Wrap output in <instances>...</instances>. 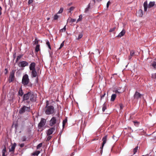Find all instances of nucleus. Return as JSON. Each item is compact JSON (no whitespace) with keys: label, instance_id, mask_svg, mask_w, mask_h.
I'll list each match as a JSON object with an SVG mask.
<instances>
[{"label":"nucleus","instance_id":"c9c22d12","mask_svg":"<svg viewBox=\"0 0 156 156\" xmlns=\"http://www.w3.org/2000/svg\"><path fill=\"white\" fill-rule=\"evenodd\" d=\"M82 16L81 15H80L79 16V18L77 20V22L80 21L82 19Z\"/></svg>","mask_w":156,"mask_h":156},{"label":"nucleus","instance_id":"3c124183","mask_svg":"<svg viewBox=\"0 0 156 156\" xmlns=\"http://www.w3.org/2000/svg\"><path fill=\"white\" fill-rule=\"evenodd\" d=\"M119 105H120V109H122L123 108V105L122 104H120Z\"/></svg>","mask_w":156,"mask_h":156},{"label":"nucleus","instance_id":"0e129e2a","mask_svg":"<svg viewBox=\"0 0 156 156\" xmlns=\"http://www.w3.org/2000/svg\"><path fill=\"white\" fill-rule=\"evenodd\" d=\"M98 1L100 2L101 1V0H97Z\"/></svg>","mask_w":156,"mask_h":156},{"label":"nucleus","instance_id":"e433bc0d","mask_svg":"<svg viewBox=\"0 0 156 156\" xmlns=\"http://www.w3.org/2000/svg\"><path fill=\"white\" fill-rule=\"evenodd\" d=\"M144 7H147V1H146L144 2Z\"/></svg>","mask_w":156,"mask_h":156},{"label":"nucleus","instance_id":"473e14b6","mask_svg":"<svg viewBox=\"0 0 156 156\" xmlns=\"http://www.w3.org/2000/svg\"><path fill=\"white\" fill-rule=\"evenodd\" d=\"M106 95V93L105 92H104V94L102 95L101 94L100 97H101V101L102 98L105 97V95Z\"/></svg>","mask_w":156,"mask_h":156},{"label":"nucleus","instance_id":"5701e85b","mask_svg":"<svg viewBox=\"0 0 156 156\" xmlns=\"http://www.w3.org/2000/svg\"><path fill=\"white\" fill-rule=\"evenodd\" d=\"M107 109L106 105L105 103H104L102 107V111L103 112H104L105 110Z\"/></svg>","mask_w":156,"mask_h":156},{"label":"nucleus","instance_id":"f8f14e48","mask_svg":"<svg viewBox=\"0 0 156 156\" xmlns=\"http://www.w3.org/2000/svg\"><path fill=\"white\" fill-rule=\"evenodd\" d=\"M30 92H28L24 94L23 97V101L27 100L30 97Z\"/></svg>","mask_w":156,"mask_h":156},{"label":"nucleus","instance_id":"a878e982","mask_svg":"<svg viewBox=\"0 0 156 156\" xmlns=\"http://www.w3.org/2000/svg\"><path fill=\"white\" fill-rule=\"evenodd\" d=\"M133 122L134 123L135 126H138L140 124V122L137 121H134Z\"/></svg>","mask_w":156,"mask_h":156},{"label":"nucleus","instance_id":"4d7b16f0","mask_svg":"<svg viewBox=\"0 0 156 156\" xmlns=\"http://www.w3.org/2000/svg\"><path fill=\"white\" fill-rule=\"evenodd\" d=\"M132 56L130 55L129 56V59H130L132 58Z\"/></svg>","mask_w":156,"mask_h":156},{"label":"nucleus","instance_id":"a19ab883","mask_svg":"<svg viewBox=\"0 0 156 156\" xmlns=\"http://www.w3.org/2000/svg\"><path fill=\"white\" fill-rule=\"evenodd\" d=\"M64 41H63L61 44L60 47H59V49H61L64 46Z\"/></svg>","mask_w":156,"mask_h":156},{"label":"nucleus","instance_id":"338daca9","mask_svg":"<svg viewBox=\"0 0 156 156\" xmlns=\"http://www.w3.org/2000/svg\"><path fill=\"white\" fill-rule=\"evenodd\" d=\"M22 57V56H21V55H20V58H21V57Z\"/></svg>","mask_w":156,"mask_h":156},{"label":"nucleus","instance_id":"f257e3e1","mask_svg":"<svg viewBox=\"0 0 156 156\" xmlns=\"http://www.w3.org/2000/svg\"><path fill=\"white\" fill-rule=\"evenodd\" d=\"M49 102L47 101L46 105L44 108V111L45 114L47 115H50L53 114L54 112L55 109L53 106L51 105L48 106Z\"/></svg>","mask_w":156,"mask_h":156},{"label":"nucleus","instance_id":"f03ea898","mask_svg":"<svg viewBox=\"0 0 156 156\" xmlns=\"http://www.w3.org/2000/svg\"><path fill=\"white\" fill-rule=\"evenodd\" d=\"M60 122V119L58 116L53 117L49 121V125L51 126L55 125L58 126Z\"/></svg>","mask_w":156,"mask_h":156},{"label":"nucleus","instance_id":"8fccbe9b","mask_svg":"<svg viewBox=\"0 0 156 156\" xmlns=\"http://www.w3.org/2000/svg\"><path fill=\"white\" fill-rule=\"evenodd\" d=\"M33 2V0H29L28 2V3L29 4H30L32 2Z\"/></svg>","mask_w":156,"mask_h":156},{"label":"nucleus","instance_id":"de8ad7c7","mask_svg":"<svg viewBox=\"0 0 156 156\" xmlns=\"http://www.w3.org/2000/svg\"><path fill=\"white\" fill-rule=\"evenodd\" d=\"M111 4V2H110L109 1L108 2L107 4V8H108V7H109V5L110 4Z\"/></svg>","mask_w":156,"mask_h":156},{"label":"nucleus","instance_id":"a18cd8bd","mask_svg":"<svg viewBox=\"0 0 156 156\" xmlns=\"http://www.w3.org/2000/svg\"><path fill=\"white\" fill-rule=\"evenodd\" d=\"M21 140L22 141H24L26 140V138L25 136H23Z\"/></svg>","mask_w":156,"mask_h":156},{"label":"nucleus","instance_id":"774afa93","mask_svg":"<svg viewBox=\"0 0 156 156\" xmlns=\"http://www.w3.org/2000/svg\"><path fill=\"white\" fill-rule=\"evenodd\" d=\"M73 153H72V155H73Z\"/></svg>","mask_w":156,"mask_h":156},{"label":"nucleus","instance_id":"bb28decb","mask_svg":"<svg viewBox=\"0 0 156 156\" xmlns=\"http://www.w3.org/2000/svg\"><path fill=\"white\" fill-rule=\"evenodd\" d=\"M75 8V7L73 6L71 7L69 9V13H71V11H73L74 10V9Z\"/></svg>","mask_w":156,"mask_h":156},{"label":"nucleus","instance_id":"680f3d73","mask_svg":"<svg viewBox=\"0 0 156 156\" xmlns=\"http://www.w3.org/2000/svg\"><path fill=\"white\" fill-rule=\"evenodd\" d=\"M50 19V18H47V20H49Z\"/></svg>","mask_w":156,"mask_h":156},{"label":"nucleus","instance_id":"dca6fc26","mask_svg":"<svg viewBox=\"0 0 156 156\" xmlns=\"http://www.w3.org/2000/svg\"><path fill=\"white\" fill-rule=\"evenodd\" d=\"M125 33V30H122V31L117 36L118 37H120L123 36Z\"/></svg>","mask_w":156,"mask_h":156},{"label":"nucleus","instance_id":"052dcab7","mask_svg":"<svg viewBox=\"0 0 156 156\" xmlns=\"http://www.w3.org/2000/svg\"><path fill=\"white\" fill-rule=\"evenodd\" d=\"M38 77H37V79H36V81L37 82H38Z\"/></svg>","mask_w":156,"mask_h":156},{"label":"nucleus","instance_id":"4468645a","mask_svg":"<svg viewBox=\"0 0 156 156\" xmlns=\"http://www.w3.org/2000/svg\"><path fill=\"white\" fill-rule=\"evenodd\" d=\"M28 65V63L27 62L23 61L20 62V66L22 67H24Z\"/></svg>","mask_w":156,"mask_h":156},{"label":"nucleus","instance_id":"4be33fe9","mask_svg":"<svg viewBox=\"0 0 156 156\" xmlns=\"http://www.w3.org/2000/svg\"><path fill=\"white\" fill-rule=\"evenodd\" d=\"M40 50V45L39 44H37L36 45L35 48V51L38 52Z\"/></svg>","mask_w":156,"mask_h":156},{"label":"nucleus","instance_id":"6ab92c4d","mask_svg":"<svg viewBox=\"0 0 156 156\" xmlns=\"http://www.w3.org/2000/svg\"><path fill=\"white\" fill-rule=\"evenodd\" d=\"M40 153L39 151H36L32 154V155L34 156H37Z\"/></svg>","mask_w":156,"mask_h":156},{"label":"nucleus","instance_id":"7ed1b4c3","mask_svg":"<svg viewBox=\"0 0 156 156\" xmlns=\"http://www.w3.org/2000/svg\"><path fill=\"white\" fill-rule=\"evenodd\" d=\"M29 79L28 75L26 74L23 77L22 82L24 85H27L29 82Z\"/></svg>","mask_w":156,"mask_h":156},{"label":"nucleus","instance_id":"0eeeda50","mask_svg":"<svg viewBox=\"0 0 156 156\" xmlns=\"http://www.w3.org/2000/svg\"><path fill=\"white\" fill-rule=\"evenodd\" d=\"M107 136L106 135L104 137H103L102 139V141H103V142L102 144L101 147L100 148L101 149V151H102V149L103 147L105 145V144L106 143V142L107 140Z\"/></svg>","mask_w":156,"mask_h":156},{"label":"nucleus","instance_id":"393cba45","mask_svg":"<svg viewBox=\"0 0 156 156\" xmlns=\"http://www.w3.org/2000/svg\"><path fill=\"white\" fill-rule=\"evenodd\" d=\"M90 3H89L87 6V8H86L85 9V12L86 13L90 9Z\"/></svg>","mask_w":156,"mask_h":156},{"label":"nucleus","instance_id":"2f4dec72","mask_svg":"<svg viewBox=\"0 0 156 156\" xmlns=\"http://www.w3.org/2000/svg\"><path fill=\"white\" fill-rule=\"evenodd\" d=\"M135 52L133 50H131L130 51V55L132 56H133L134 55Z\"/></svg>","mask_w":156,"mask_h":156},{"label":"nucleus","instance_id":"412c9836","mask_svg":"<svg viewBox=\"0 0 156 156\" xmlns=\"http://www.w3.org/2000/svg\"><path fill=\"white\" fill-rule=\"evenodd\" d=\"M138 14H139V16L140 17H142L143 16L142 11L141 9H140L138 10Z\"/></svg>","mask_w":156,"mask_h":156},{"label":"nucleus","instance_id":"69168bd1","mask_svg":"<svg viewBox=\"0 0 156 156\" xmlns=\"http://www.w3.org/2000/svg\"><path fill=\"white\" fill-rule=\"evenodd\" d=\"M18 94H20V90H19L18 91Z\"/></svg>","mask_w":156,"mask_h":156},{"label":"nucleus","instance_id":"39448f33","mask_svg":"<svg viewBox=\"0 0 156 156\" xmlns=\"http://www.w3.org/2000/svg\"><path fill=\"white\" fill-rule=\"evenodd\" d=\"M143 96V94H142L136 91L134 95V98L135 99L138 100L139 98H140L141 97Z\"/></svg>","mask_w":156,"mask_h":156},{"label":"nucleus","instance_id":"423d86ee","mask_svg":"<svg viewBox=\"0 0 156 156\" xmlns=\"http://www.w3.org/2000/svg\"><path fill=\"white\" fill-rule=\"evenodd\" d=\"M30 101H36V94L30 92Z\"/></svg>","mask_w":156,"mask_h":156},{"label":"nucleus","instance_id":"20e7f679","mask_svg":"<svg viewBox=\"0 0 156 156\" xmlns=\"http://www.w3.org/2000/svg\"><path fill=\"white\" fill-rule=\"evenodd\" d=\"M30 111V108L24 106L20 109V114L26 112H29Z\"/></svg>","mask_w":156,"mask_h":156},{"label":"nucleus","instance_id":"7c9ffc66","mask_svg":"<svg viewBox=\"0 0 156 156\" xmlns=\"http://www.w3.org/2000/svg\"><path fill=\"white\" fill-rule=\"evenodd\" d=\"M42 145V143H41L39 144L38 145H37V149H39L41 147Z\"/></svg>","mask_w":156,"mask_h":156},{"label":"nucleus","instance_id":"864d4df0","mask_svg":"<svg viewBox=\"0 0 156 156\" xmlns=\"http://www.w3.org/2000/svg\"><path fill=\"white\" fill-rule=\"evenodd\" d=\"M2 10V9L1 7L0 6V16L2 14V12H1Z\"/></svg>","mask_w":156,"mask_h":156},{"label":"nucleus","instance_id":"9d476101","mask_svg":"<svg viewBox=\"0 0 156 156\" xmlns=\"http://www.w3.org/2000/svg\"><path fill=\"white\" fill-rule=\"evenodd\" d=\"M14 72L13 71H12L11 73L10 76L9 77V82H11L14 79Z\"/></svg>","mask_w":156,"mask_h":156},{"label":"nucleus","instance_id":"603ef678","mask_svg":"<svg viewBox=\"0 0 156 156\" xmlns=\"http://www.w3.org/2000/svg\"><path fill=\"white\" fill-rule=\"evenodd\" d=\"M24 146V144H20V147H23Z\"/></svg>","mask_w":156,"mask_h":156},{"label":"nucleus","instance_id":"ea45409f","mask_svg":"<svg viewBox=\"0 0 156 156\" xmlns=\"http://www.w3.org/2000/svg\"><path fill=\"white\" fill-rule=\"evenodd\" d=\"M66 30V26H65L64 27V28L60 30V31L62 32L63 31L65 32V31Z\"/></svg>","mask_w":156,"mask_h":156},{"label":"nucleus","instance_id":"2eb2a0df","mask_svg":"<svg viewBox=\"0 0 156 156\" xmlns=\"http://www.w3.org/2000/svg\"><path fill=\"white\" fill-rule=\"evenodd\" d=\"M16 145V144L14 143L13 145H12L11 146H10L9 148V151L11 152L12 151H13L15 148Z\"/></svg>","mask_w":156,"mask_h":156},{"label":"nucleus","instance_id":"79ce46f5","mask_svg":"<svg viewBox=\"0 0 156 156\" xmlns=\"http://www.w3.org/2000/svg\"><path fill=\"white\" fill-rule=\"evenodd\" d=\"M24 94L21 88H20V96H22Z\"/></svg>","mask_w":156,"mask_h":156},{"label":"nucleus","instance_id":"4c0bfd02","mask_svg":"<svg viewBox=\"0 0 156 156\" xmlns=\"http://www.w3.org/2000/svg\"><path fill=\"white\" fill-rule=\"evenodd\" d=\"M49 136L47 138V139L46 140L47 141H49L51 138H52V136L48 135Z\"/></svg>","mask_w":156,"mask_h":156},{"label":"nucleus","instance_id":"49530a36","mask_svg":"<svg viewBox=\"0 0 156 156\" xmlns=\"http://www.w3.org/2000/svg\"><path fill=\"white\" fill-rule=\"evenodd\" d=\"M58 16L57 15H55L54 16V20H56L58 18Z\"/></svg>","mask_w":156,"mask_h":156},{"label":"nucleus","instance_id":"13d9d810","mask_svg":"<svg viewBox=\"0 0 156 156\" xmlns=\"http://www.w3.org/2000/svg\"><path fill=\"white\" fill-rule=\"evenodd\" d=\"M19 58H20V57H19V56H18L17 57V58L16 60V62H17V61H18V59H19Z\"/></svg>","mask_w":156,"mask_h":156},{"label":"nucleus","instance_id":"5fc2aeb1","mask_svg":"<svg viewBox=\"0 0 156 156\" xmlns=\"http://www.w3.org/2000/svg\"><path fill=\"white\" fill-rule=\"evenodd\" d=\"M5 73L7 74V72H8L7 69H5Z\"/></svg>","mask_w":156,"mask_h":156},{"label":"nucleus","instance_id":"f704fd0d","mask_svg":"<svg viewBox=\"0 0 156 156\" xmlns=\"http://www.w3.org/2000/svg\"><path fill=\"white\" fill-rule=\"evenodd\" d=\"M63 9H64V8H62V7L61 8L58 13H62V12L63 10Z\"/></svg>","mask_w":156,"mask_h":156},{"label":"nucleus","instance_id":"e2e57ef3","mask_svg":"<svg viewBox=\"0 0 156 156\" xmlns=\"http://www.w3.org/2000/svg\"><path fill=\"white\" fill-rule=\"evenodd\" d=\"M72 4V3H69L68 5H69V6H70V5H71Z\"/></svg>","mask_w":156,"mask_h":156},{"label":"nucleus","instance_id":"c03bdc74","mask_svg":"<svg viewBox=\"0 0 156 156\" xmlns=\"http://www.w3.org/2000/svg\"><path fill=\"white\" fill-rule=\"evenodd\" d=\"M115 27H114L112 28H111L109 30V32H112L114 31L115 30Z\"/></svg>","mask_w":156,"mask_h":156},{"label":"nucleus","instance_id":"58836bf2","mask_svg":"<svg viewBox=\"0 0 156 156\" xmlns=\"http://www.w3.org/2000/svg\"><path fill=\"white\" fill-rule=\"evenodd\" d=\"M70 22L71 23H73L76 21V19H72L71 18H70Z\"/></svg>","mask_w":156,"mask_h":156},{"label":"nucleus","instance_id":"72a5a7b5","mask_svg":"<svg viewBox=\"0 0 156 156\" xmlns=\"http://www.w3.org/2000/svg\"><path fill=\"white\" fill-rule=\"evenodd\" d=\"M83 37V34L82 33H80L78 35V37L77 38V39H79Z\"/></svg>","mask_w":156,"mask_h":156},{"label":"nucleus","instance_id":"1a4fd4ad","mask_svg":"<svg viewBox=\"0 0 156 156\" xmlns=\"http://www.w3.org/2000/svg\"><path fill=\"white\" fill-rule=\"evenodd\" d=\"M55 129V127H51L48 130L47 132V135H50L52 134Z\"/></svg>","mask_w":156,"mask_h":156},{"label":"nucleus","instance_id":"f3484780","mask_svg":"<svg viewBox=\"0 0 156 156\" xmlns=\"http://www.w3.org/2000/svg\"><path fill=\"white\" fill-rule=\"evenodd\" d=\"M116 95L115 94H112L111 96V101H114L116 97Z\"/></svg>","mask_w":156,"mask_h":156},{"label":"nucleus","instance_id":"aec40b11","mask_svg":"<svg viewBox=\"0 0 156 156\" xmlns=\"http://www.w3.org/2000/svg\"><path fill=\"white\" fill-rule=\"evenodd\" d=\"M67 119H65L62 122V127L64 128L65 127L66 123L67 122Z\"/></svg>","mask_w":156,"mask_h":156},{"label":"nucleus","instance_id":"37998d69","mask_svg":"<svg viewBox=\"0 0 156 156\" xmlns=\"http://www.w3.org/2000/svg\"><path fill=\"white\" fill-rule=\"evenodd\" d=\"M152 77L153 78L156 80V73L152 74Z\"/></svg>","mask_w":156,"mask_h":156},{"label":"nucleus","instance_id":"cd10ccee","mask_svg":"<svg viewBox=\"0 0 156 156\" xmlns=\"http://www.w3.org/2000/svg\"><path fill=\"white\" fill-rule=\"evenodd\" d=\"M6 152V148L5 147H4V148L3 149L2 151V156H5V153Z\"/></svg>","mask_w":156,"mask_h":156},{"label":"nucleus","instance_id":"09e8293b","mask_svg":"<svg viewBox=\"0 0 156 156\" xmlns=\"http://www.w3.org/2000/svg\"><path fill=\"white\" fill-rule=\"evenodd\" d=\"M35 40V41L34 42V44H37V45L38 44V41L37 40L36 38Z\"/></svg>","mask_w":156,"mask_h":156},{"label":"nucleus","instance_id":"9b49d317","mask_svg":"<svg viewBox=\"0 0 156 156\" xmlns=\"http://www.w3.org/2000/svg\"><path fill=\"white\" fill-rule=\"evenodd\" d=\"M36 64L34 62H32L30 65L29 66L30 69V71L35 70V67Z\"/></svg>","mask_w":156,"mask_h":156},{"label":"nucleus","instance_id":"ddd939ff","mask_svg":"<svg viewBox=\"0 0 156 156\" xmlns=\"http://www.w3.org/2000/svg\"><path fill=\"white\" fill-rule=\"evenodd\" d=\"M31 76L32 78L35 77L37 76V73L35 70H31Z\"/></svg>","mask_w":156,"mask_h":156},{"label":"nucleus","instance_id":"c756f323","mask_svg":"<svg viewBox=\"0 0 156 156\" xmlns=\"http://www.w3.org/2000/svg\"><path fill=\"white\" fill-rule=\"evenodd\" d=\"M151 65L154 68L156 69V62H154L151 63Z\"/></svg>","mask_w":156,"mask_h":156},{"label":"nucleus","instance_id":"6e6552de","mask_svg":"<svg viewBox=\"0 0 156 156\" xmlns=\"http://www.w3.org/2000/svg\"><path fill=\"white\" fill-rule=\"evenodd\" d=\"M46 122V119H44L42 118L40 122L38 124V127H43L45 125Z\"/></svg>","mask_w":156,"mask_h":156},{"label":"nucleus","instance_id":"6e6d98bb","mask_svg":"<svg viewBox=\"0 0 156 156\" xmlns=\"http://www.w3.org/2000/svg\"><path fill=\"white\" fill-rule=\"evenodd\" d=\"M147 7H144V10L146 12L147 11Z\"/></svg>","mask_w":156,"mask_h":156},{"label":"nucleus","instance_id":"b1692460","mask_svg":"<svg viewBox=\"0 0 156 156\" xmlns=\"http://www.w3.org/2000/svg\"><path fill=\"white\" fill-rule=\"evenodd\" d=\"M138 149V146H137V147H136L133 150V154H135L137 152V150Z\"/></svg>","mask_w":156,"mask_h":156},{"label":"nucleus","instance_id":"a211bd4d","mask_svg":"<svg viewBox=\"0 0 156 156\" xmlns=\"http://www.w3.org/2000/svg\"><path fill=\"white\" fill-rule=\"evenodd\" d=\"M155 2H150L149 4L148 7L149 8H150L152 7L154 5Z\"/></svg>","mask_w":156,"mask_h":156},{"label":"nucleus","instance_id":"bf43d9fd","mask_svg":"<svg viewBox=\"0 0 156 156\" xmlns=\"http://www.w3.org/2000/svg\"><path fill=\"white\" fill-rule=\"evenodd\" d=\"M115 93H119V92L117 90V91H116Z\"/></svg>","mask_w":156,"mask_h":156},{"label":"nucleus","instance_id":"c85d7f7f","mask_svg":"<svg viewBox=\"0 0 156 156\" xmlns=\"http://www.w3.org/2000/svg\"><path fill=\"white\" fill-rule=\"evenodd\" d=\"M46 44L48 46V48L50 49H51V46H50V43H49V41H48L46 42Z\"/></svg>","mask_w":156,"mask_h":156}]
</instances>
